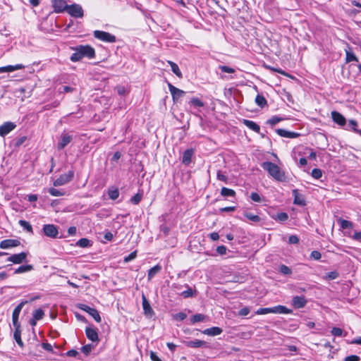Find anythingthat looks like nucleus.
I'll return each instance as SVG.
<instances>
[{
    "label": "nucleus",
    "mask_w": 361,
    "mask_h": 361,
    "mask_svg": "<svg viewBox=\"0 0 361 361\" xmlns=\"http://www.w3.org/2000/svg\"><path fill=\"white\" fill-rule=\"evenodd\" d=\"M261 166L275 180L281 182L286 181L285 173L276 164L271 161H264Z\"/></svg>",
    "instance_id": "obj_1"
},
{
    "label": "nucleus",
    "mask_w": 361,
    "mask_h": 361,
    "mask_svg": "<svg viewBox=\"0 0 361 361\" xmlns=\"http://www.w3.org/2000/svg\"><path fill=\"white\" fill-rule=\"evenodd\" d=\"M292 310L287 308L283 305H277L273 307H263L257 310V314H266L269 313L273 314H291Z\"/></svg>",
    "instance_id": "obj_2"
},
{
    "label": "nucleus",
    "mask_w": 361,
    "mask_h": 361,
    "mask_svg": "<svg viewBox=\"0 0 361 361\" xmlns=\"http://www.w3.org/2000/svg\"><path fill=\"white\" fill-rule=\"evenodd\" d=\"M73 49L79 51L82 58L87 57L88 59H93L95 56L94 49L90 45H80L73 48Z\"/></svg>",
    "instance_id": "obj_3"
},
{
    "label": "nucleus",
    "mask_w": 361,
    "mask_h": 361,
    "mask_svg": "<svg viewBox=\"0 0 361 361\" xmlns=\"http://www.w3.org/2000/svg\"><path fill=\"white\" fill-rule=\"evenodd\" d=\"M93 35L95 38L105 42H116V37L109 32L100 30H95Z\"/></svg>",
    "instance_id": "obj_4"
},
{
    "label": "nucleus",
    "mask_w": 361,
    "mask_h": 361,
    "mask_svg": "<svg viewBox=\"0 0 361 361\" xmlns=\"http://www.w3.org/2000/svg\"><path fill=\"white\" fill-rule=\"evenodd\" d=\"M66 11L74 18H81L83 16V9L79 4L68 5Z\"/></svg>",
    "instance_id": "obj_5"
},
{
    "label": "nucleus",
    "mask_w": 361,
    "mask_h": 361,
    "mask_svg": "<svg viewBox=\"0 0 361 361\" xmlns=\"http://www.w3.org/2000/svg\"><path fill=\"white\" fill-rule=\"evenodd\" d=\"M74 176L73 171H69L67 173L61 175L56 180L54 181L55 187L63 185L72 180Z\"/></svg>",
    "instance_id": "obj_6"
},
{
    "label": "nucleus",
    "mask_w": 361,
    "mask_h": 361,
    "mask_svg": "<svg viewBox=\"0 0 361 361\" xmlns=\"http://www.w3.org/2000/svg\"><path fill=\"white\" fill-rule=\"evenodd\" d=\"M27 303V300H23L20 302L14 309L12 314V322L13 326H20V323L18 322L19 314L24 305Z\"/></svg>",
    "instance_id": "obj_7"
},
{
    "label": "nucleus",
    "mask_w": 361,
    "mask_h": 361,
    "mask_svg": "<svg viewBox=\"0 0 361 361\" xmlns=\"http://www.w3.org/2000/svg\"><path fill=\"white\" fill-rule=\"evenodd\" d=\"M78 307L91 315L97 322H101V317L96 309L92 308L85 304H80Z\"/></svg>",
    "instance_id": "obj_8"
},
{
    "label": "nucleus",
    "mask_w": 361,
    "mask_h": 361,
    "mask_svg": "<svg viewBox=\"0 0 361 361\" xmlns=\"http://www.w3.org/2000/svg\"><path fill=\"white\" fill-rule=\"evenodd\" d=\"M43 232L47 237L56 238L58 236L59 231L57 227L54 224H45L43 226Z\"/></svg>",
    "instance_id": "obj_9"
},
{
    "label": "nucleus",
    "mask_w": 361,
    "mask_h": 361,
    "mask_svg": "<svg viewBox=\"0 0 361 361\" xmlns=\"http://www.w3.org/2000/svg\"><path fill=\"white\" fill-rule=\"evenodd\" d=\"M27 257V253L25 252H22L18 254H14L11 255L8 259V262H13V264H21L24 262H26V259Z\"/></svg>",
    "instance_id": "obj_10"
},
{
    "label": "nucleus",
    "mask_w": 361,
    "mask_h": 361,
    "mask_svg": "<svg viewBox=\"0 0 361 361\" xmlns=\"http://www.w3.org/2000/svg\"><path fill=\"white\" fill-rule=\"evenodd\" d=\"M168 87L171 94L173 102H177L180 97H183L185 94V92L176 87L171 83L168 84Z\"/></svg>",
    "instance_id": "obj_11"
},
{
    "label": "nucleus",
    "mask_w": 361,
    "mask_h": 361,
    "mask_svg": "<svg viewBox=\"0 0 361 361\" xmlns=\"http://www.w3.org/2000/svg\"><path fill=\"white\" fill-rule=\"evenodd\" d=\"M16 127V125L13 122H11V121L5 122L4 124H2L0 126V135L1 137L6 136L11 131H12L13 129H15Z\"/></svg>",
    "instance_id": "obj_12"
},
{
    "label": "nucleus",
    "mask_w": 361,
    "mask_h": 361,
    "mask_svg": "<svg viewBox=\"0 0 361 361\" xmlns=\"http://www.w3.org/2000/svg\"><path fill=\"white\" fill-rule=\"evenodd\" d=\"M20 242L18 240L16 239H6L1 241L0 243V248L1 249H8L11 247H15L20 245Z\"/></svg>",
    "instance_id": "obj_13"
},
{
    "label": "nucleus",
    "mask_w": 361,
    "mask_h": 361,
    "mask_svg": "<svg viewBox=\"0 0 361 361\" xmlns=\"http://www.w3.org/2000/svg\"><path fill=\"white\" fill-rule=\"evenodd\" d=\"M142 301L144 314L146 316L151 317L152 315L154 314V312L151 307V305L145 295H142Z\"/></svg>",
    "instance_id": "obj_14"
},
{
    "label": "nucleus",
    "mask_w": 361,
    "mask_h": 361,
    "mask_svg": "<svg viewBox=\"0 0 361 361\" xmlns=\"http://www.w3.org/2000/svg\"><path fill=\"white\" fill-rule=\"evenodd\" d=\"M52 6L56 13H61L66 11L68 5L64 0H52Z\"/></svg>",
    "instance_id": "obj_15"
},
{
    "label": "nucleus",
    "mask_w": 361,
    "mask_h": 361,
    "mask_svg": "<svg viewBox=\"0 0 361 361\" xmlns=\"http://www.w3.org/2000/svg\"><path fill=\"white\" fill-rule=\"evenodd\" d=\"M306 304L307 300L304 296H294L292 299V305L295 308H302Z\"/></svg>",
    "instance_id": "obj_16"
},
{
    "label": "nucleus",
    "mask_w": 361,
    "mask_h": 361,
    "mask_svg": "<svg viewBox=\"0 0 361 361\" xmlns=\"http://www.w3.org/2000/svg\"><path fill=\"white\" fill-rule=\"evenodd\" d=\"M185 346L192 348H199L207 346V343L202 340L196 339L195 341H183Z\"/></svg>",
    "instance_id": "obj_17"
},
{
    "label": "nucleus",
    "mask_w": 361,
    "mask_h": 361,
    "mask_svg": "<svg viewBox=\"0 0 361 361\" xmlns=\"http://www.w3.org/2000/svg\"><path fill=\"white\" fill-rule=\"evenodd\" d=\"M333 121L339 126H344L346 123L345 118L339 112L334 111L331 112Z\"/></svg>",
    "instance_id": "obj_18"
},
{
    "label": "nucleus",
    "mask_w": 361,
    "mask_h": 361,
    "mask_svg": "<svg viewBox=\"0 0 361 361\" xmlns=\"http://www.w3.org/2000/svg\"><path fill=\"white\" fill-rule=\"evenodd\" d=\"M85 334L87 337V338L92 342H98L99 341V336L97 331L95 329L91 328V327H86L85 329Z\"/></svg>",
    "instance_id": "obj_19"
},
{
    "label": "nucleus",
    "mask_w": 361,
    "mask_h": 361,
    "mask_svg": "<svg viewBox=\"0 0 361 361\" xmlns=\"http://www.w3.org/2000/svg\"><path fill=\"white\" fill-rule=\"evenodd\" d=\"M72 140V136L68 134H62L61 140L58 143L57 148L61 150L66 147V146L69 144Z\"/></svg>",
    "instance_id": "obj_20"
},
{
    "label": "nucleus",
    "mask_w": 361,
    "mask_h": 361,
    "mask_svg": "<svg viewBox=\"0 0 361 361\" xmlns=\"http://www.w3.org/2000/svg\"><path fill=\"white\" fill-rule=\"evenodd\" d=\"M25 68V66L23 64H16L15 66L8 65L6 66L0 67V73H7V72H13L17 70H20Z\"/></svg>",
    "instance_id": "obj_21"
},
{
    "label": "nucleus",
    "mask_w": 361,
    "mask_h": 361,
    "mask_svg": "<svg viewBox=\"0 0 361 361\" xmlns=\"http://www.w3.org/2000/svg\"><path fill=\"white\" fill-rule=\"evenodd\" d=\"M194 154V150L192 149H186L183 154L182 157V162L185 165H189L191 162L192 157Z\"/></svg>",
    "instance_id": "obj_22"
},
{
    "label": "nucleus",
    "mask_w": 361,
    "mask_h": 361,
    "mask_svg": "<svg viewBox=\"0 0 361 361\" xmlns=\"http://www.w3.org/2000/svg\"><path fill=\"white\" fill-rule=\"evenodd\" d=\"M222 331L223 330L221 328L214 326L204 329V331H202V333L210 336H215L221 334Z\"/></svg>",
    "instance_id": "obj_23"
},
{
    "label": "nucleus",
    "mask_w": 361,
    "mask_h": 361,
    "mask_svg": "<svg viewBox=\"0 0 361 361\" xmlns=\"http://www.w3.org/2000/svg\"><path fill=\"white\" fill-rule=\"evenodd\" d=\"M293 193L294 195L293 203L300 206H305L306 203L303 195L299 194L297 190H293Z\"/></svg>",
    "instance_id": "obj_24"
},
{
    "label": "nucleus",
    "mask_w": 361,
    "mask_h": 361,
    "mask_svg": "<svg viewBox=\"0 0 361 361\" xmlns=\"http://www.w3.org/2000/svg\"><path fill=\"white\" fill-rule=\"evenodd\" d=\"M243 123L245 126H247L250 129L252 130L253 131H255L256 133H259L260 127L255 122L250 121V120L244 119Z\"/></svg>",
    "instance_id": "obj_25"
},
{
    "label": "nucleus",
    "mask_w": 361,
    "mask_h": 361,
    "mask_svg": "<svg viewBox=\"0 0 361 361\" xmlns=\"http://www.w3.org/2000/svg\"><path fill=\"white\" fill-rule=\"evenodd\" d=\"M15 331L13 334L14 339L16 340L18 345L20 347L23 346V342L21 339V330H20V326H14Z\"/></svg>",
    "instance_id": "obj_26"
},
{
    "label": "nucleus",
    "mask_w": 361,
    "mask_h": 361,
    "mask_svg": "<svg viewBox=\"0 0 361 361\" xmlns=\"http://www.w3.org/2000/svg\"><path fill=\"white\" fill-rule=\"evenodd\" d=\"M161 270V267L159 264L151 268L149 270L148 274H147L148 280H151L157 274L160 272Z\"/></svg>",
    "instance_id": "obj_27"
},
{
    "label": "nucleus",
    "mask_w": 361,
    "mask_h": 361,
    "mask_svg": "<svg viewBox=\"0 0 361 361\" xmlns=\"http://www.w3.org/2000/svg\"><path fill=\"white\" fill-rule=\"evenodd\" d=\"M171 68V71L172 72L176 75L178 76V78H181L183 77V75H182V73L181 71H180L178 65L173 62V61H168Z\"/></svg>",
    "instance_id": "obj_28"
},
{
    "label": "nucleus",
    "mask_w": 361,
    "mask_h": 361,
    "mask_svg": "<svg viewBox=\"0 0 361 361\" xmlns=\"http://www.w3.org/2000/svg\"><path fill=\"white\" fill-rule=\"evenodd\" d=\"M33 269V266L31 264L22 265L16 269L14 271V274H21L24 272H27Z\"/></svg>",
    "instance_id": "obj_29"
},
{
    "label": "nucleus",
    "mask_w": 361,
    "mask_h": 361,
    "mask_svg": "<svg viewBox=\"0 0 361 361\" xmlns=\"http://www.w3.org/2000/svg\"><path fill=\"white\" fill-rule=\"evenodd\" d=\"M221 195L224 197H234L235 192L232 189L223 187L221 190Z\"/></svg>",
    "instance_id": "obj_30"
},
{
    "label": "nucleus",
    "mask_w": 361,
    "mask_h": 361,
    "mask_svg": "<svg viewBox=\"0 0 361 361\" xmlns=\"http://www.w3.org/2000/svg\"><path fill=\"white\" fill-rule=\"evenodd\" d=\"M76 245L80 247H88L92 245V243L89 239L83 238L77 241Z\"/></svg>",
    "instance_id": "obj_31"
},
{
    "label": "nucleus",
    "mask_w": 361,
    "mask_h": 361,
    "mask_svg": "<svg viewBox=\"0 0 361 361\" xmlns=\"http://www.w3.org/2000/svg\"><path fill=\"white\" fill-rule=\"evenodd\" d=\"M18 223L27 232L33 233L32 225L28 221L25 220H20Z\"/></svg>",
    "instance_id": "obj_32"
},
{
    "label": "nucleus",
    "mask_w": 361,
    "mask_h": 361,
    "mask_svg": "<svg viewBox=\"0 0 361 361\" xmlns=\"http://www.w3.org/2000/svg\"><path fill=\"white\" fill-rule=\"evenodd\" d=\"M185 286L187 288V290L183 291L180 293V295L183 296L184 298H188L193 297L195 291L190 287H189L188 285H185Z\"/></svg>",
    "instance_id": "obj_33"
},
{
    "label": "nucleus",
    "mask_w": 361,
    "mask_h": 361,
    "mask_svg": "<svg viewBox=\"0 0 361 361\" xmlns=\"http://www.w3.org/2000/svg\"><path fill=\"white\" fill-rule=\"evenodd\" d=\"M255 102L259 106L262 108L267 105V100L265 97L260 94L257 95L255 98Z\"/></svg>",
    "instance_id": "obj_34"
},
{
    "label": "nucleus",
    "mask_w": 361,
    "mask_h": 361,
    "mask_svg": "<svg viewBox=\"0 0 361 361\" xmlns=\"http://www.w3.org/2000/svg\"><path fill=\"white\" fill-rule=\"evenodd\" d=\"M338 221L343 229L351 228L353 227V223L349 221L340 219Z\"/></svg>",
    "instance_id": "obj_35"
},
{
    "label": "nucleus",
    "mask_w": 361,
    "mask_h": 361,
    "mask_svg": "<svg viewBox=\"0 0 361 361\" xmlns=\"http://www.w3.org/2000/svg\"><path fill=\"white\" fill-rule=\"evenodd\" d=\"M205 317H206V316L202 314H196L192 317L190 320H191L192 324H195L197 322L204 321Z\"/></svg>",
    "instance_id": "obj_36"
},
{
    "label": "nucleus",
    "mask_w": 361,
    "mask_h": 361,
    "mask_svg": "<svg viewBox=\"0 0 361 361\" xmlns=\"http://www.w3.org/2000/svg\"><path fill=\"white\" fill-rule=\"evenodd\" d=\"M245 216L249 219L250 221H252L253 222H259L260 221V217L258 215L253 214L250 212L245 213Z\"/></svg>",
    "instance_id": "obj_37"
},
{
    "label": "nucleus",
    "mask_w": 361,
    "mask_h": 361,
    "mask_svg": "<svg viewBox=\"0 0 361 361\" xmlns=\"http://www.w3.org/2000/svg\"><path fill=\"white\" fill-rule=\"evenodd\" d=\"M44 315V312L42 309H37L33 312L32 317L37 320L42 319Z\"/></svg>",
    "instance_id": "obj_38"
},
{
    "label": "nucleus",
    "mask_w": 361,
    "mask_h": 361,
    "mask_svg": "<svg viewBox=\"0 0 361 361\" xmlns=\"http://www.w3.org/2000/svg\"><path fill=\"white\" fill-rule=\"evenodd\" d=\"M189 104L193 105L195 107H202L204 106V103L200 99L196 97L192 98Z\"/></svg>",
    "instance_id": "obj_39"
},
{
    "label": "nucleus",
    "mask_w": 361,
    "mask_h": 361,
    "mask_svg": "<svg viewBox=\"0 0 361 361\" xmlns=\"http://www.w3.org/2000/svg\"><path fill=\"white\" fill-rule=\"evenodd\" d=\"M49 193L54 197H59L63 195L65 193L61 192V190L56 189L54 188H51L49 189Z\"/></svg>",
    "instance_id": "obj_40"
},
{
    "label": "nucleus",
    "mask_w": 361,
    "mask_h": 361,
    "mask_svg": "<svg viewBox=\"0 0 361 361\" xmlns=\"http://www.w3.org/2000/svg\"><path fill=\"white\" fill-rule=\"evenodd\" d=\"M82 59L79 51H75V52L71 55L70 59L73 62H77L80 61Z\"/></svg>",
    "instance_id": "obj_41"
},
{
    "label": "nucleus",
    "mask_w": 361,
    "mask_h": 361,
    "mask_svg": "<svg viewBox=\"0 0 361 361\" xmlns=\"http://www.w3.org/2000/svg\"><path fill=\"white\" fill-rule=\"evenodd\" d=\"M274 219L281 222L286 221L288 219V215L286 212H281L277 214Z\"/></svg>",
    "instance_id": "obj_42"
},
{
    "label": "nucleus",
    "mask_w": 361,
    "mask_h": 361,
    "mask_svg": "<svg viewBox=\"0 0 361 361\" xmlns=\"http://www.w3.org/2000/svg\"><path fill=\"white\" fill-rule=\"evenodd\" d=\"M345 60H346V62L357 61H358L357 58L353 53H352L350 51H346Z\"/></svg>",
    "instance_id": "obj_43"
},
{
    "label": "nucleus",
    "mask_w": 361,
    "mask_h": 361,
    "mask_svg": "<svg viewBox=\"0 0 361 361\" xmlns=\"http://www.w3.org/2000/svg\"><path fill=\"white\" fill-rule=\"evenodd\" d=\"M312 176L315 179H319L322 176V171L319 169H314L311 173Z\"/></svg>",
    "instance_id": "obj_44"
},
{
    "label": "nucleus",
    "mask_w": 361,
    "mask_h": 361,
    "mask_svg": "<svg viewBox=\"0 0 361 361\" xmlns=\"http://www.w3.org/2000/svg\"><path fill=\"white\" fill-rule=\"evenodd\" d=\"M142 195L141 193H137L133 196L130 199V202L134 204H137L142 200Z\"/></svg>",
    "instance_id": "obj_45"
},
{
    "label": "nucleus",
    "mask_w": 361,
    "mask_h": 361,
    "mask_svg": "<svg viewBox=\"0 0 361 361\" xmlns=\"http://www.w3.org/2000/svg\"><path fill=\"white\" fill-rule=\"evenodd\" d=\"M109 198L111 200H116L119 196V192L117 189L111 190L109 191Z\"/></svg>",
    "instance_id": "obj_46"
},
{
    "label": "nucleus",
    "mask_w": 361,
    "mask_h": 361,
    "mask_svg": "<svg viewBox=\"0 0 361 361\" xmlns=\"http://www.w3.org/2000/svg\"><path fill=\"white\" fill-rule=\"evenodd\" d=\"M331 333L334 336H341L343 335V330L338 327H334Z\"/></svg>",
    "instance_id": "obj_47"
},
{
    "label": "nucleus",
    "mask_w": 361,
    "mask_h": 361,
    "mask_svg": "<svg viewBox=\"0 0 361 361\" xmlns=\"http://www.w3.org/2000/svg\"><path fill=\"white\" fill-rule=\"evenodd\" d=\"M276 132L277 133L278 135L283 137H288L290 135V131H288L284 129L279 128L276 130Z\"/></svg>",
    "instance_id": "obj_48"
},
{
    "label": "nucleus",
    "mask_w": 361,
    "mask_h": 361,
    "mask_svg": "<svg viewBox=\"0 0 361 361\" xmlns=\"http://www.w3.org/2000/svg\"><path fill=\"white\" fill-rule=\"evenodd\" d=\"M282 121V118L278 116H273L270 119L267 121V123L271 124V126H274Z\"/></svg>",
    "instance_id": "obj_49"
},
{
    "label": "nucleus",
    "mask_w": 361,
    "mask_h": 361,
    "mask_svg": "<svg viewBox=\"0 0 361 361\" xmlns=\"http://www.w3.org/2000/svg\"><path fill=\"white\" fill-rule=\"evenodd\" d=\"M219 69L224 73H233L235 72V70L231 67L226 66H219Z\"/></svg>",
    "instance_id": "obj_50"
},
{
    "label": "nucleus",
    "mask_w": 361,
    "mask_h": 361,
    "mask_svg": "<svg viewBox=\"0 0 361 361\" xmlns=\"http://www.w3.org/2000/svg\"><path fill=\"white\" fill-rule=\"evenodd\" d=\"M137 256V252H132L130 255L124 257V262H129L130 261L134 259Z\"/></svg>",
    "instance_id": "obj_51"
},
{
    "label": "nucleus",
    "mask_w": 361,
    "mask_h": 361,
    "mask_svg": "<svg viewBox=\"0 0 361 361\" xmlns=\"http://www.w3.org/2000/svg\"><path fill=\"white\" fill-rule=\"evenodd\" d=\"M280 271L282 274H286V275H288V274H291V269L286 265H281L280 267Z\"/></svg>",
    "instance_id": "obj_52"
},
{
    "label": "nucleus",
    "mask_w": 361,
    "mask_h": 361,
    "mask_svg": "<svg viewBox=\"0 0 361 361\" xmlns=\"http://www.w3.org/2000/svg\"><path fill=\"white\" fill-rule=\"evenodd\" d=\"M92 349V345L91 344H87L82 347L81 350L85 355H88Z\"/></svg>",
    "instance_id": "obj_53"
},
{
    "label": "nucleus",
    "mask_w": 361,
    "mask_h": 361,
    "mask_svg": "<svg viewBox=\"0 0 361 361\" xmlns=\"http://www.w3.org/2000/svg\"><path fill=\"white\" fill-rule=\"evenodd\" d=\"M250 198L252 201L255 202H261V197L257 192H253L250 195Z\"/></svg>",
    "instance_id": "obj_54"
},
{
    "label": "nucleus",
    "mask_w": 361,
    "mask_h": 361,
    "mask_svg": "<svg viewBox=\"0 0 361 361\" xmlns=\"http://www.w3.org/2000/svg\"><path fill=\"white\" fill-rule=\"evenodd\" d=\"M310 257L315 260H319L322 257V254L317 250H314L311 252Z\"/></svg>",
    "instance_id": "obj_55"
},
{
    "label": "nucleus",
    "mask_w": 361,
    "mask_h": 361,
    "mask_svg": "<svg viewBox=\"0 0 361 361\" xmlns=\"http://www.w3.org/2000/svg\"><path fill=\"white\" fill-rule=\"evenodd\" d=\"M187 317V315L184 312H179L173 316V318L176 320L183 321Z\"/></svg>",
    "instance_id": "obj_56"
},
{
    "label": "nucleus",
    "mask_w": 361,
    "mask_h": 361,
    "mask_svg": "<svg viewBox=\"0 0 361 361\" xmlns=\"http://www.w3.org/2000/svg\"><path fill=\"white\" fill-rule=\"evenodd\" d=\"M338 276V273L337 271H331V272L328 273L326 276V279H330V280H334V279H336Z\"/></svg>",
    "instance_id": "obj_57"
},
{
    "label": "nucleus",
    "mask_w": 361,
    "mask_h": 361,
    "mask_svg": "<svg viewBox=\"0 0 361 361\" xmlns=\"http://www.w3.org/2000/svg\"><path fill=\"white\" fill-rule=\"evenodd\" d=\"M250 312V310L248 307H245L240 310L238 312L239 316H247Z\"/></svg>",
    "instance_id": "obj_58"
},
{
    "label": "nucleus",
    "mask_w": 361,
    "mask_h": 361,
    "mask_svg": "<svg viewBox=\"0 0 361 361\" xmlns=\"http://www.w3.org/2000/svg\"><path fill=\"white\" fill-rule=\"evenodd\" d=\"M360 357L355 355H349L345 357L344 361H360Z\"/></svg>",
    "instance_id": "obj_59"
},
{
    "label": "nucleus",
    "mask_w": 361,
    "mask_h": 361,
    "mask_svg": "<svg viewBox=\"0 0 361 361\" xmlns=\"http://www.w3.org/2000/svg\"><path fill=\"white\" fill-rule=\"evenodd\" d=\"M226 247L224 245H220L216 247V252L220 255H224L226 253Z\"/></svg>",
    "instance_id": "obj_60"
},
{
    "label": "nucleus",
    "mask_w": 361,
    "mask_h": 361,
    "mask_svg": "<svg viewBox=\"0 0 361 361\" xmlns=\"http://www.w3.org/2000/svg\"><path fill=\"white\" fill-rule=\"evenodd\" d=\"M357 126V123L355 121H354V120L349 121L348 127L352 128L354 131L359 133L360 130L356 129Z\"/></svg>",
    "instance_id": "obj_61"
},
{
    "label": "nucleus",
    "mask_w": 361,
    "mask_h": 361,
    "mask_svg": "<svg viewBox=\"0 0 361 361\" xmlns=\"http://www.w3.org/2000/svg\"><path fill=\"white\" fill-rule=\"evenodd\" d=\"M42 348H44L47 351L53 352V347H52V345L50 343H42Z\"/></svg>",
    "instance_id": "obj_62"
},
{
    "label": "nucleus",
    "mask_w": 361,
    "mask_h": 361,
    "mask_svg": "<svg viewBox=\"0 0 361 361\" xmlns=\"http://www.w3.org/2000/svg\"><path fill=\"white\" fill-rule=\"evenodd\" d=\"M288 242L290 244H297L299 242V238L296 235H290L288 238Z\"/></svg>",
    "instance_id": "obj_63"
},
{
    "label": "nucleus",
    "mask_w": 361,
    "mask_h": 361,
    "mask_svg": "<svg viewBox=\"0 0 361 361\" xmlns=\"http://www.w3.org/2000/svg\"><path fill=\"white\" fill-rule=\"evenodd\" d=\"M150 358L152 361H161V359L153 351L150 352Z\"/></svg>",
    "instance_id": "obj_64"
}]
</instances>
